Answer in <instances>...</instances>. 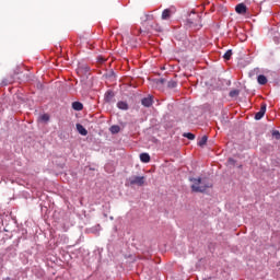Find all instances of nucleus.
I'll list each match as a JSON object with an SVG mask.
<instances>
[{"mask_svg":"<svg viewBox=\"0 0 280 280\" xmlns=\"http://www.w3.org/2000/svg\"><path fill=\"white\" fill-rule=\"evenodd\" d=\"M231 56H233V50H226V52L223 55L224 60H231Z\"/></svg>","mask_w":280,"mask_h":280,"instance_id":"obj_19","label":"nucleus"},{"mask_svg":"<svg viewBox=\"0 0 280 280\" xmlns=\"http://www.w3.org/2000/svg\"><path fill=\"white\" fill-rule=\"evenodd\" d=\"M273 137H276V139H280V133H279V131H273Z\"/></svg>","mask_w":280,"mask_h":280,"instance_id":"obj_22","label":"nucleus"},{"mask_svg":"<svg viewBox=\"0 0 280 280\" xmlns=\"http://www.w3.org/2000/svg\"><path fill=\"white\" fill-rule=\"evenodd\" d=\"M113 97H115V93L113 91H107L105 93V102L107 103L113 102Z\"/></svg>","mask_w":280,"mask_h":280,"instance_id":"obj_8","label":"nucleus"},{"mask_svg":"<svg viewBox=\"0 0 280 280\" xmlns=\"http://www.w3.org/2000/svg\"><path fill=\"white\" fill-rule=\"evenodd\" d=\"M237 95H240V90L230 91V97H237Z\"/></svg>","mask_w":280,"mask_h":280,"instance_id":"obj_20","label":"nucleus"},{"mask_svg":"<svg viewBox=\"0 0 280 280\" xmlns=\"http://www.w3.org/2000/svg\"><path fill=\"white\" fill-rule=\"evenodd\" d=\"M141 104H142V106L150 108V106H152V97L142 98Z\"/></svg>","mask_w":280,"mask_h":280,"instance_id":"obj_7","label":"nucleus"},{"mask_svg":"<svg viewBox=\"0 0 280 280\" xmlns=\"http://www.w3.org/2000/svg\"><path fill=\"white\" fill-rule=\"evenodd\" d=\"M176 86H178V83L174 80H171L167 82V88L168 89H176Z\"/></svg>","mask_w":280,"mask_h":280,"instance_id":"obj_16","label":"nucleus"},{"mask_svg":"<svg viewBox=\"0 0 280 280\" xmlns=\"http://www.w3.org/2000/svg\"><path fill=\"white\" fill-rule=\"evenodd\" d=\"M140 161H141L142 163H150V154H148V153H141V154H140Z\"/></svg>","mask_w":280,"mask_h":280,"instance_id":"obj_12","label":"nucleus"},{"mask_svg":"<svg viewBox=\"0 0 280 280\" xmlns=\"http://www.w3.org/2000/svg\"><path fill=\"white\" fill-rule=\"evenodd\" d=\"M117 108H119L120 110H128V103L120 101L117 103Z\"/></svg>","mask_w":280,"mask_h":280,"instance_id":"obj_11","label":"nucleus"},{"mask_svg":"<svg viewBox=\"0 0 280 280\" xmlns=\"http://www.w3.org/2000/svg\"><path fill=\"white\" fill-rule=\"evenodd\" d=\"M257 82L258 84H268V78H266V75L264 74H259L258 78H257Z\"/></svg>","mask_w":280,"mask_h":280,"instance_id":"obj_9","label":"nucleus"},{"mask_svg":"<svg viewBox=\"0 0 280 280\" xmlns=\"http://www.w3.org/2000/svg\"><path fill=\"white\" fill-rule=\"evenodd\" d=\"M264 115H266V103H262L260 106L259 112L255 114L256 121H259V119L264 118Z\"/></svg>","mask_w":280,"mask_h":280,"instance_id":"obj_4","label":"nucleus"},{"mask_svg":"<svg viewBox=\"0 0 280 280\" xmlns=\"http://www.w3.org/2000/svg\"><path fill=\"white\" fill-rule=\"evenodd\" d=\"M173 14H176V8L175 7H170L168 9H165L162 12V21H170V19H172Z\"/></svg>","mask_w":280,"mask_h":280,"instance_id":"obj_3","label":"nucleus"},{"mask_svg":"<svg viewBox=\"0 0 280 280\" xmlns=\"http://www.w3.org/2000/svg\"><path fill=\"white\" fill-rule=\"evenodd\" d=\"M135 185L143 187L145 185V176L133 175L127 179L126 187H135Z\"/></svg>","mask_w":280,"mask_h":280,"instance_id":"obj_2","label":"nucleus"},{"mask_svg":"<svg viewBox=\"0 0 280 280\" xmlns=\"http://www.w3.org/2000/svg\"><path fill=\"white\" fill-rule=\"evenodd\" d=\"M112 135H117V132H119V130H121V128L117 125H114L109 128Z\"/></svg>","mask_w":280,"mask_h":280,"instance_id":"obj_14","label":"nucleus"},{"mask_svg":"<svg viewBox=\"0 0 280 280\" xmlns=\"http://www.w3.org/2000/svg\"><path fill=\"white\" fill-rule=\"evenodd\" d=\"M72 108H73V110H83L84 105L81 102H73L72 103Z\"/></svg>","mask_w":280,"mask_h":280,"instance_id":"obj_10","label":"nucleus"},{"mask_svg":"<svg viewBox=\"0 0 280 280\" xmlns=\"http://www.w3.org/2000/svg\"><path fill=\"white\" fill-rule=\"evenodd\" d=\"M77 130L79 135H82V137H86L89 135V131L86 130V128H84V126L80 124H77Z\"/></svg>","mask_w":280,"mask_h":280,"instance_id":"obj_6","label":"nucleus"},{"mask_svg":"<svg viewBox=\"0 0 280 280\" xmlns=\"http://www.w3.org/2000/svg\"><path fill=\"white\" fill-rule=\"evenodd\" d=\"M183 137H185L186 139H189V141H194V139H196V135L191 132L184 133Z\"/></svg>","mask_w":280,"mask_h":280,"instance_id":"obj_17","label":"nucleus"},{"mask_svg":"<svg viewBox=\"0 0 280 280\" xmlns=\"http://www.w3.org/2000/svg\"><path fill=\"white\" fill-rule=\"evenodd\" d=\"M189 26L190 27H196L197 30H200L202 27V24H198L196 22H191V20H188Z\"/></svg>","mask_w":280,"mask_h":280,"instance_id":"obj_18","label":"nucleus"},{"mask_svg":"<svg viewBox=\"0 0 280 280\" xmlns=\"http://www.w3.org/2000/svg\"><path fill=\"white\" fill-rule=\"evenodd\" d=\"M158 84H165V79H159Z\"/></svg>","mask_w":280,"mask_h":280,"instance_id":"obj_23","label":"nucleus"},{"mask_svg":"<svg viewBox=\"0 0 280 280\" xmlns=\"http://www.w3.org/2000/svg\"><path fill=\"white\" fill-rule=\"evenodd\" d=\"M196 21H197L198 23H200V16L197 15Z\"/></svg>","mask_w":280,"mask_h":280,"instance_id":"obj_24","label":"nucleus"},{"mask_svg":"<svg viewBox=\"0 0 280 280\" xmlns=\"http://www.w3.org/2000/svg\"><path fill=\"white\" fill-rule=\"evenodd\" d=\"M246 10L247 8H246V4L244 3H240L235 7V11L237 14H246Z\"/></svg>","mask_w":280,"mask_h":280,"instance_id":"obj_5","label":"nucleus"},{"mask_svg":"<svg viewBox=\"0 0 280 280\" xmlns=\"http://www.w3.org/2000/svg\"><path fill=\"white\" fill-rule=\"evenodd\" d=\"M151 28L155 32H163V26L159 25L158 23L152 24Z\"/></svg>","mask_w":280,"mask_h":280,"instance_id":"obj_15","label":"nucleus"},{"mask_svg":"<svg viewBox=\"0 0 280 280\" xmlns=\"http://www.w3.org/2000/svg\"><path fill=\"white\" fill-rule=\"evenodd\" d=\"M208 137L203 136L197 143V145H199V148H203V145H207V141H208Z\"/></svg>","mask_w":280,"mask_h":280,"instance_id":"obj_13","label":"nucleus"},{"mask_svg":"<svg viewBox=\"0 0 280 280\" xmlns=\"http://www.w3.org/2000/svg\"><path fill=\"white\" fill-rule=\"evenodd\" d=\"M40 121H49V116L47 114H44L39 117Z\"/></svg>","mask_w":280,"mask_h":280,"instance_id":"obj_21","label":"nucleus"},{"mask_svg":"<svg viewBox=\"0 0 280 280\" xmlns=\"http://www.w3.org/2000/svg\"><path fill=\"white\" fill-rule=\"evenodd\" d=\"M189 182L191 183L190 189L195 194H205V191H207V189L212 187L211 183H209V180L207 178L190 177Z\"/></svg>","mask_w":280,"mask_h":280,"instance_id":"obj_1","label":"nucleus"}]
</instances>
